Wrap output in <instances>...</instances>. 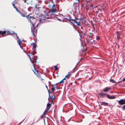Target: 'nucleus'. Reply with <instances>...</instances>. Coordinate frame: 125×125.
<instances>
[{"instance_id":"1a4fd4ad","label":"nucleus","mask_w":125,"mask_h":125,"mask_svg":"<svg viewBox=\"0 0 125 125\" xmlns=\"http://www.w3.org/2000/svg\"><path fill=\"white\" fill-rule=\"evenodd\" d=\"M57 87V83L54 84V85H52V88L51 89L52 91L51 93H53L54 89Z\"/></svg>"},{"instance_id":"473e14b6","label":"nucleus","mask_w":125,"mask_h":125,"mask_svg":"<svg viewBox=\"0 0 125 125\" xmlns=\"http://www.w3.org/2000/svg\"><path fill=\"white\" fill-rule=\"evenodd\" d=\"M80 1L79 0H77V1H76V2L75 3L77 4L78 3V5H79V4Z\"/></svg>"},{"instance_id":"0e129e2a","label":"nucleus","mask_w":125,"mask_h":125,"mask_svg":"<svg viewBox=\"0 0 125 125\" xmlns=\"http://www.w3.org/2000/svg\"><path fill=\"white\" fill-rule=\"evenodd\" d=\"M24 120H23L20 123H21V122H22Z\"/></svg>"},{"instance_id":"a18cd8bd","label":"nucleus","mask_w":125,"mask_h":125,"mask_svg":"<svg viewBox=\"0 0 125 125\" xmlns=\"http://www.w3.org/2000/svg\"><path fill=\"white\" fill-rule=\"evenodd\" d=\"M81 20H82L83 21H84L85 22V21L84 19L83 18L81 19Z\"/></svg>"},{"instance_id":"ea45409f","label":"nucleus","mask_w":125,"mask_h":125,"mask_svg":"<svg viewBox=\"0 0 125 125\" xmlns=\"http://www.w3.org/2000/svg\"><path fill=\"white\" fill-rule=\"evenodd\" d=\"M47 89L49 94H50V93L51 92H50V90L48 89H48Z\"/></svg>"},{"instance_id":"603ef678","label":"nucleus","mask_w":125,"mask_h":125,"mask_svg":"<svg viewBox=\"0 0 125 125\" xmlns=\"http://www.w3.org/2000/svg\"><path fill=\"white\" fill-rule=\"evenodd\" d=\"M24 0V2L25 3H26V0Z\"/></svg>"},{"instance_id":"b1692460","label":"nucleus","mask_w":125,"mask_h":125,"mask_svg":"<svg viewBox=\"0 0 125 125\" xmlns=\"http://www.w3.org/2000/svg\"><path fill=\"white\" fill-rule=\"evenodd\" d=\"M7 33L6 34L7 35H12V33L10 32L9 31H7L6 32Z\"/></svg>"},{"instance_id":"5701e85b","label":"nucleus","mask_w":125,"mask_h":125,"mask_svg":"<svg viewBox=\"0 0 125 125\" xmlns=\"http://www.w3.org/2000/svg\"><path fill=\"white\" fill-rule=\"evenodd\" d=\"M110 81L112 83H116V82L115 81V80H114L113 79H110Z\"/></svg>"},{"instance_id":"412c9836","label":"nucleus","mask_w":125,"mask_h":125,"mask_svg":"<svg viewBox=\"0 0 125 125\" xmlns=\"http://www.w3.org/2000/svg\"><path fill=\"white\" fill-rule=\"evenodd\" d=\"M71 75L70 74V72H69L68 73V74L67 75H66L65 77L66 78H69V76H70Z\"/></svg>"},{"instance_id":"3c124183","label":"nucleus","mask_w":125,"mask_h":125,"mask_svg":"<svg viewBox=\"0 0 125 125\" xmlns=\"http://www.w3.org/2000/svg\"><path fill=\"white\" fill-rule=\"evenodd\" d=\"M114 93V92H112V91H111L110 92V93Z\"/></svg>"},{"instance_id":"2f4dec72","label":"nucleus","mask_w":125,"mask_h":125,"mask_svg":"<svg viewBox=\"0 0 125 125\" xmlns=\"http://www.w3.org/2000/svg\"><path fill=\"white\" fill-rule=\"evenodd\" d=\"M37 57L36 58H33V57L32 58V59L34 60V62H36V60L37 59Z\"/></svg>"},{"instance_id":"393cba45","label":"nucleus","mask_w":125,"mask_h":125,"mask_svg":"<svg viewBox=\"0 0 125 125\" xmlns=\"http://www.w3.org/2000/svg\"><path fill=\"white\" fill-rule=\"evenodd\" d=\"M48 110H47V109H46L44 111L43 113V114H44V115H45V114L46 113L48 112Z\"/></svg>"},{"instance_id":"a878e982","label":"nucleus","mask_w":125,"mask_h":125,"mask_svg":"<svg viewBox=\"0 0 125 125\" xmlns=\"http://www.w3.org/2000/svg\"><path fill=\"white\" fill-rule=\"evenodd\" d=\"M35 50H33L32 53H33V55H34V54H36V52Z\"/></svg>"},{"instance_id":"e433bc0d","label":"nucleus","mask_w":125,"mask_h":125,"mask_svg":"<svg viewBox=\"0 0 125 125\" xmlns=\"http://www.w3.org/2000/svg\"><path fill=\"white\" fill-rule=\"evenodd\" d=\"M44 115V114H43L40 117L41 119H42L43 118Z\"/></svg>"},{"instance_id":"423d86ee","label":"nucleus","mask_w":125,"mask_h":125,"mask_svg":"<svg viewBox=\"0 0 125 125\" xmlns=\"http://www.w3.org/2000/svg\"><path fill=\"white\" fill-rule=\"evenodd\" d=\"M119 104L120 105H123L125 104V99H121L118 101Z\"/></svg>"},{"instance_id":"052dcab7","label":"nucleus","mask_w":125,"mask_h":125,"mask_svg":"<svg viewBox=\"0 0 125 125\" xmlns=\"http://www.w3.org/2000/svg\"><path fill=\"white\" fill-rule=\"evenodd\" d=\"M35 7H36V8L37 9H38V8L37 7V6L36 5L35 6Z\"/></svg>"},{"instance_id":"a211bd4d","label":"nucleus","mask_w":125,"mask_h":125,"mask_svg":"<svg viewBox=\"0 0 125 125\" xmlns=\"http://www.w3.org/2000/svg\"><path fill=\"white\" fill-rule=\"evenodd\" d=\"M90 7L92 9H94L95 8V6H94L93 4H91L90 5Z\"/></svg>"},{"instance_id":"cd10ccee","label":"nucleus","mask_w":125,"mask_h":125,"mask_svg":"<svg viewBox=\"0 0 125 125\" xmlns=\"http://www.w3.org/2000/svg\"><path fill=\"white\" fill-rule=\"evenodd\" d=\"M20 14L23 17H25V16L22 13H21V12Z\"/></svg>"},{"instance_id":"72a5a7b5","label":"nucleus","mask_w":125,"mask_h":125,"mask_svg":"<svg viewBox=\"0 0 125 125\" xmlns=\"http://www.w3.org/2000/svg\"><path fill=\"white\" fill-rule=\"evenodd\" d=\"M122 109L123 110H125V104L122 107Z\"/></svg>"},{"instance_id":"de8ad7c7","label":"nucleus","mask_w":125,"mask_h":125,"mask_svg":"<svg viewBox=\"0 0 125 125\" xmlns=\"http://www.w3.org/2000/svg\"><path fill=\"white\" fill-rule=\"evenodd\" d=\"M66 79V78L65 77L63 79V80H65Z\"/></svg>"},{"instance_id":"49530a36","label":"nucleus","mask_w":125,"mask_h":125,"mask_svg":"<svg viewBox=\"0 0 125 125\" xmlns=\"http://www.w3.org/2000/svg\"><path fill=\"white\" fill-rule=\"evenodd\" d=\"M30 8V7H29L28 9V10L29 11H30L31 10H30L29 9Z\"/></svg>"},{"instance_id":"7c9ffc66","label":"nucleus","mask_w":125,"mask_h":125,"mask_svg":"<svg viewBox=\"0 0 125 125\" xmlns=\"http://www.w3.org/2000/svg\"><path fill=\"white\" fill-rule=\"evenodd\" d=\"M75 3H74L73 4V6L74 7V9L75 8V9H76V7H77L75 4Z\"/></svg>"},{"instance_id":"69168bd1","label":"nucleus","mask_w":125,"mask_h":125,"mask_svg":"<svg viewBox=\"0 0 125 125\" xmlns=\"http://www.w3.org/2000/svg\"><path fill=\"white\" fill-rule=\"evenodd\" d=\"M94 21H95V22H97V21H96V20H94Z\"/></svg>"},{"instance_id":"c9c22d12","label":"nucleus","mask_w":125,"mask_h":125,"mask_svg":"<svg viewBox=\"0 0 125 125\" xmlns=\"http://www.w3.org/2000/svg\"><path fill=\"white\" fill-rule=\"evenodd\" d=\"M16 10V11L18 12L19 13H20L21 12H20L19 10H18V9L16 8L15 9Z\"/></svg>"},{"instance_id":"f03ea898","label":"nucleus","mask_w":125,"mask_h":125,"mask_svg":"<svg viewBox=\"0 0 125 125\" xmlns=\"http://www.w3.org/2000/svg\"><path fill=\"white\" fill-rule=\"evenodd\" d=\"M99 97L100 98H103L106 96L107 98L109 99H114L116 98V97L114 95H112L110 96L107 93H101L98 94Z\"/></svg>"},{"instance_id":"c756f323","label":"nucleus","mask_w":125,"mask_h":125,"mask_svg":"<svg viewBox=\"0 0 125 125\" xmlns=\"http://www.w3.org/2000/svg\"><path fill=\"white\" fill-rule=\"evenodd\" d=\"M74 26H75L73 25V28H74V29L75 30V31H78V30L76 28V27H75Z\"/></svg>"},{"instance_id":"9b49d317","label":"nucleus","mask_w":125,"mask_h":125,"mask_svg":"<svg viewBox=\"0 0 125 125\" xmlns=\"http://www.w3.org/2000/svg\"><path fill=\"white\" fill-rule=\"evenodd\" d=\"M59 16L58 15H56L55 14H53V15L52 14V17H55V18L56 17L57 18L58 20L59 21H62H62L60 19H59L58 18V17H57V16Z\"/></svg>"},{"instance_id":"f704fd0d","label":"nucleus","mask_w":125,"mask_h":125,"mask_svg":"<svg viewBox=\"0 0 125 125\" xmlns=\"http://www.w3.org/2000/svg\"><path fill=\"white\" fill-rule=\"evenodd\" d=\"M63 82H64V80L62 79L59 83H60L61 84L63 83Z\"/></svg>"},{"instance_id":"20e7f679","label":"nucleus","mask_w":125,"mask_h":125,"mask_svg":"<svg viewBox=\"0 0 125 125\" xmlns=\"http://www.w3.org/2000/svg\"><path fill=\"white\" fill-rule=\"evenodd\" d=\"M74 20H73V19H72L71 17L69 15H68L67 16H64L63 19L62 20V21L63 22H65L67 23L70 22L71 23V22H72V21H73H73H74Z\"/></svg>"},{"instance_id":"8fccbe9b","label":"nucleus","mask_w":125,"mask_h":125,"mask_svg":"<svg viewBox=\"0 0 125 125\" xmlns=\"http://www.w3.org/2000/svg\"><path fill=\"white\" fill-rule=\"evenodd\" d=\"M79 35L82 38V35H81V34L80 33L79 34Z\"/></svg>"},{"instance_id":"7ed1b4c3","label":"nucleus","mask_w":125,"mask_h":125,"mask_svg":"<svg viewBox=\"0 0 125 125\" xmlns=\"http://www.w3.org/2000/svg\"><path fill=\"white\" fill-rule=\"evenodd\" d=\"M31 20H29L30 21L32 25L31 27V31L33 35L34 36V30L35 29V27L34 26L35 23L33 22V21H35L36 19L33 16L31 18Z\"/></svg>"},{"instance_id":"09e8293b","label":"nucleus","mask_w":125,"mask_h":125,"mask_svg":"<svg viewBox=\"0 0 125 125\" xmlns=\"http://www.w3.org/2000/svg\"><path fill=\"white\" fill-rule=\"evenodd\" d=\"M82 59V58L80 59V60L79 61V62H80L81 61V60Z\"/></svg>"},{"instance_id":"6ab92c4d","label":"nucleus","mask_w":125,"mask_h":125,"mask_svg":"<svg viewBox=\"0 0 125 125\" xmlns=\"http://www.w3.org/2000/svg\"><path fill=\"white\" fill-rule=\"evenodd\" d=\"M18 41H19V42H18V44L19 45H20L21 48V44L22 43V41L20 40L19 39V40H17L18 42Z\"/></svg>"},{"instance_id":"338daca9","label":"nucleus","mask_w":125,"mask_h":125,"mask_svg":"<svg viewBox=\"0 0 125 125\" xmlns=\"http://www.w3.org/2000/svg\"><path fill=\"white\" fill-rule=\"evenodd\" d=\"M38 26V24H37V25H36L37 27Z\"/></svg>"},{"instance_id":"c85d7f7f","label":"nucleus","mask_w":125,"mask_h":125,"mask_svg":"<svg viewBox=\"0 0 125 125\" xmlns=\"http://www.w3.org/2000/svg\"><path fill=\"white\" fill-rule=\"evenodd\" d=\"M54 67L55 70H57L58 69V67L56 65H55L54 66Z\"/></svg>"},{"instance_id":"774afa93","label":"nucleus","mask_w":125,"mask_h":125,"mask_svg":"<svg viewBox=\"0 0 125 125\" xmlns=\"http://www.w3.org/2000/svg\"><path fill=\"white\" fill-rule=\"evenodd\" d=\"M81 32H82V33H83V32H82V31H81Z\"/></svg>"},{"instance_id":"79ce46f5","label":"nucleus","mask_w":125,"mask_h":125,"mask_svg":"<svg viewBox=\"0 0 125 125\" xmlns=\"http://www.w3.org/2000/svg\"><path fill=\"white\" fill-rule=\"evenodd\" d=\"M123 82H124L125 81V78H123Z\"/></svg>"},{"instance_id":"13d9d810","label":"nucleus","mask_w":125,"mask_h":125,"mask_svg":"<svg viewBox=\"0 0 125 125\" xmlns=\"http://www.w3.org/2000/svg\"><path fill=\"white\" fill-rule=\"evenodd\" d=\"M44 13H45V14H46V11H44Z\"/></svg>"},{"instance_id":"aec40b11","label":"nucleus","mask_w":125,"mask_h":125,"mask_svg":"<svg viewBox=\"0 0 125 125\" xmlns=\"http://www.w3.org/2000/svg\"><path fill=\"white\" fill-rule=\"evenodd\" d=\"M30 59V61H31V62L33 63V67L34 68V69H36L35 67V66L34 65V62L32 60L31 58L30 57L29 58Z\"/></svg>"},{"instance_id":"6e6d98bb","label":"nucleus","mask_w":125,"mask_h":125,"mask_svg":"<svg viewBox=\"0 0 125 125\" xmlns=\"http://www.w3.org/2000/svg\"><path fill=\"white\" fill-rule=\"evenodd\" d=\"M53 93L52 94H53L54 96H54H55V95H54V93Z\"/></svg>"},{"instance_id":"680f3d73","label":"nucleus","mask_w":125,"mask_h":125,"mask_svg":"<svg viewBox=\"0 0 125 125\" xmlns=\"http://www.w3.org/2000/svg\"><path fill=\"white\" fill-rule=\"evenodd\" d=\"M33 45V43H31V45Z\"/></svg>"},{"instance_id":"2eb2a0df","label":"nucleus","mask_w":125,"mask_h":125,"mask_svg":"<svg viewBox=\"0 0 125 125\" xmlns=\"http://www.w3.org/2000/svg\"><path fill=\"white\" fill-rule=\"evenodd\" d=\"M26 18L28 19V20L29 21L31 20V18L32 17H31L30 16V15H28L27 16H25Z\"/></svg>"},{"instance_id":"e2e57ef3","label":"nucleus","mask_w":125,"mask_h":125,"mask_svg":"<svg viewBox=\"0 0 125 125\" xmlns=\"http://www.w3.org/2000/svg\"><path fill=\"white\" fill-rule=\"evenodd\" d=\"M49 83H51V82L50 81H49Z\"/></svg>"},{"instance_id":"864d4df0","label":"nucleus","mask_w":125,"mask_h":125,"mask_svg":"<svg viewBox=\"0 0 125 125\" xmlns=\"http://www.w3.org/2000/svg\"><path fill=\"white\" fill-rule=\"evenodd\" d=\"M17 36V38L18 39H19L18 40H19V38L18 36Z\"/></svg>"},{"instance_id":"6e6552de","label":"nucleus","mask_w":125,"mask_h":125,"mask_svg":"<svg viewBox=\"0 0 125 125\" xmlns=\"http://www.w3.org/2000/svg\"><path fill=\"white\" fill-rule=\"evenodd\" d=\"M87 1H83L82 3H81V6L82 7H86L87 5H86L85 4L86 3V4H87Z\"/></svg>"},{"instance_id":"dca6fc26","label":"nucleus","mask_w":125,"mask_h":125,"mask_svg":"<svg viewBox=\"0 0 125 125\" xmlns=\"http://www.w3.org/2000/svg\"><path fill=\"white\" fill-rule=\"evenodd\" d=\"M116 34L117 39L118 40H120L121 38L120 37V35L118 31L117 32Z\"/></svg>"},{"instance_id":"4468645a","label":"nucleus","mask_w":125,"mask_h":125,"mask_svg":"<svg viewBox=\"0 0 125 125\" xmlns=\"http://www.w3.org/2000/svg\"><path fill=\"white\" fill-rule=\"evenodd\" d=\"M49 94V98H51L52 100V101H53L54 99L55 98V96H54V97L53 98V96L52 95H51L50 94Z\"/></svg>"},{"instance_id":"f3484780","label":"nucleus","mask_w":125,"mask_h":125,"mask_svg":"<svg viewBox=\"0 0 125 125\" xmlns=\"http://www.w3.org/2000/svg\"><path fill=\"white\" fill-rule=\"evenodd\" d=\"M0 31L1 34L2 35H4L6 33V31H1L0 30Z\"/></svg>"},{"instance_id":"bb28decb","label":"nucleus","mask_w":125,"mask_h":125,"mask_svg":"<svg viewBox=\"0 0 125 125\" xmlns=\"http://www.w3.org/2000/svg\"><path fill=\"white\" fill-rule=\"evenodd\" d=\"M12 5H13V7H14V8L15 9L16 8H17V7L16 6H15V4L14 3V2H12Z\"/></svg>"},{"instance_id":"4d7b16f0","label":"nucleus","mask_w":125,"mask_h":125,"mask_svg":"<svg viewBox=\"0 0 125 125\" xmlns=\"http://www.w3.org/2000/svg\"><path fill=\"white\" fill-rule=\"evenodd\" d=\"M46 88L47 89H48V87H47V86H46Z\"/></svg>"},{"instance_id":"58836bf2","label":"nucleus","mask_w":125,"mask_h":125,"mask_svg":"<svg viewBox=\"0 0 125 125\" xmlns=\"http://www.w3.org/2000/svg\"><path fill=\"white\" fill-rule=\"evenodd\" d=\"M96 38L97 40H98L100 39V37L99 36H96Z\"/></svg>"},{"instance_id":"bf43d9fd","label":"nucleus","mask_w":125,"mask_h":125,"mask_svg":"<svg viewBox=\"0 0 125 125\" xmlns=\"http://www.w3.org/2000/svg\"><path fill=\"white\" fill-rule=\"evenodd\" d=\"M77 31V32L79 33L80 34V33L79 32V31H78H78Z\"/></svg>"},{"instance_id":"a19ab883","label":"nucleus","mask_w":125,"mask_h":125,"mask_svg":"<svg viewBox=\"0 0 125 125\" xmlns=\"http://www.w3.org/2000/svg\"><path fill=\"white\" fill-rule=\"evenodd\" d=\"M29 54L31 56L33 55L32 53H30Z\"/></svg>"},{"instance_id":"4be33fe9","label":"nucleus","mask_w":125,"mask_h":125,"mask_svg":"<svg viewBox=\"0 0 125 125\" xmlns=\"http://www.w3.org/2000/svg\"><path fill=\"white\" fill-rule=\"evenodd\" d=\"M33 50H36V48L37 47V46L35 44V43H34V44L33 45Z\"/></svg>"},{"instance_id":"9d476101","label":"nucleus","mask_w":125,"mask_h":125,"mask_svg":"<svg viewBox=\"0 0 125 125\" xmlns=\"http://www.w3.org/2000/svg\"><path fill=\"white\" fill-rule=\"evenodd\" d=\"M93 33L89 32L86 34V36L89 38H92L93 37Z\"/></svg>"},{"instance_id":"0eeeda50","label":"nucleus","mask_w":125,"mask_h":125,"mask_svg":"<svg viewBox=\"0 0 125 125\" xmlns=\"http://www.w3.org/2000/svg\"><path fill=\"white\" fill-rule=\"evenodd\" d=\"M111 89L110 87H107L103 89V91L104 92H107Z\"/></svg>"},{"instance_id":"f8f14e48","label":"nucleus","mask_w":125,"mask_h":125,"mask_svg":"<svg viewBox=\"0 0 125 125\" xmlns=\"http://www.w3.org/2000/svg\"><path fill=\"white\" fill-rule=\"evenodd\" d=\"M108 104V103L105 102H102L101 103V105H104L105 106H107Z\"/></svg>"},{"instance_id":"39448f33","label":"nucleus","mask_w":125,"mask_h":125,"mask_svg":"<svg viewBox=\"0 0 125 125\" xmlns=\"http://www.w3.org/2000/svg\"><path fill=\"white\" fill-rule=\"evenodd\" d=\"M81 19H80L79 18H75L73 19V20H74V21H72V22H71V23L73 24L74 26H76V25H77L79 27L81 26V25L80 24L81 20Z\"/></svg>"},{"instance_id":"ddd939ff","label":"nucleus","mask_w":125,"mask_h":125,"mask_svg":"<svg viewBox=\"0 0 125 125\" xmlns=\"http://www.w3.org/2000/svg\"><path fill=\"white\" fill-rule=\"evenodd\" d=\"M51 104H50V103H48L47 105L46 109L48 110H49L51 107Z\"/></svg>"},{"instance_id":"c03bdc74","label":"nucleus","mask_w":125,"mask_h":125,"mask_svg":"<svg viewBox=\"0 0 125 125\" xmlns=\"http://www.w3.org/2000/svg\"><path fill=\"white\" fill-rule=\"evenodd\" d=\"M121 81H118V82H116V83H121Z\"/></svg>"},{"instance_id":"37998d69","label":"nucleus","mask_w":125,"mask_h":125,"mask_svg":"<svg viewBox=\"0 0 125 125\" xmlns=\"http://www.w3.org/2000/svg\"><path fill=\"white\" fill-rule=\"evenodd\" d=\"M45 18H46L47 19H49V18H50V17H46V16H45Z\"/></svg>"},{"instance_id":"4c0bfd02","label":"nucleus","mask_w":125,"mask_h":125,"mask_svg":"<svg viewBox=\"0 0 125 125\" xmlns=\"http://www.w3.org/2000/svg\"><path fill=\"white\" fill-rule=\"evenodd\" d=\"M12 33H12V35H13L14 34H15V35L16 36H18L17 33H15L13 31L12 32Z\"/></svg>"},{"instance_id":"f257e3e1","label":"nucleus","mask_w":125,"mask_h":125,"mask_svg":"<svg viewBox=\"0 0 125 125\" xmlns=\"http://www.w3.org/2000/svg\"><path fill=\"white\" fill-rule=\"evenodd\" d=\"M48 6L50 8L52 7V8L51 9L49 12H48L49 13H51V16L52 17V14H54V13L56 12L57 11V10L56 9V7H58L57 6L54 4V3L52 1H51L48 4Z\"/></svg>"},{"instance_id":"5fc2aeb1","label":"nucleus","mask_w":125,"mask_h":125,"mask_svg":"<svg viewBox=\"0 0 125 125\" xmlns=\"http://www.w3.org/2000/svg\"><path fill=\"white\" fill-rule=\"evenodd\" d=\"M81 28L83 30V27H81Z\"/></svg>"}]
</instances>
